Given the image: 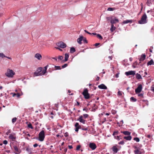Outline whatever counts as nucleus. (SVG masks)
I'll return each mask as SVG.
<instances>
[{"label":"nucleus","mask_w":154,"mask_h":154,"mask_svg":"<svg viewBox=\"0 0 154 154\" xmlns=\"http://www.w3.org/2000/svg\"><path fill=\"white\" fill-rule=\"evenodd\" d=\"M146 19V15L145 14L142 16L141 20L138 21V23L140 24H143L146 23L147 22Z\"/></svg>","instance_id":"1"},{"label":"nucleus","mask_w":154,"mask_h":154,"mask_svg":"<svg viewBox=\"0 0 154 154\" xmlns=\"http://www.w3.org/2000/svg\"><path fill=\"white\" fill-rule=\"evenodd\" d=\"M45 137V132L44 131L42 130L39 134L38 140L40 141H42L44 140Z\"/></svg>","instance_id":"2"},{"label":"nucleus","mask_w":154,"mask_h":154,"mask_svg":"<svg viewBox=\"0 0 154 154\" xmlns=\"http://www.w3.org/2000/svg\"><path fill=\"white\" fill-rule=\"evenodd\" d=\"M42 68V67H38L37 68L36 71L34 73V76H38L39 75H42V74L41 72Z\"/></svg>","instance_id":"3"},{"label":"nucleus","mask_w":154,"mask_h":154,"mask_svg":"<svg viewBox=\"0 0 154 154\" xmlns=\"http://www.w3.org/2000/svg\"><path fill=\"white\" fill-rule=\"evenodd\" d=\"M14 74L15 73L12 70L10 69H8L7 72L5 73V75L9 77H12Z\"/></svg>","instance_id":"4"},{"label":"nucleus","mask_w":154,"mask_h":154,"mask_svg":"<svg viewBox=\"0 0 154 154\" xmlns=\"http://www.w3.org/2000/svg\"><path fill=\"white\" fill-rule=\"evenodd\" d=\"M82 94L84 96V98L85 99H88L90 98V97L89 94L88 93V89L86 88L82 92Z\"/></svg>","instance_id":"5"},{"label":"nucleus","mask_w":154,"mask_h":154,"mask_svg":"<svg viewBox=\"0 0 154 154\" xmlns=\"http://www.w3.org/2000/svg\"><path fill=\"white\" fill-rule=\"evenodd\" d=\"M57 46L62 48H64L66 47V45L62 42H60L57 44Z\"/></svg>","instance_id":"6"},{"label":"nucleus","mask_w":154,"mask_h":154,"mask_svg":"<svg viewBox=\"0 0 154 154\" xmlns=\"http://www.w3.org/2000/svg\"><path fill=\"white\" fill-rule=\"evenodd\" d=\"M142 86L141 84L138 85L137 88L135 90V92L136 94L140 93L142 91Z\"/></svg>","instance_id":"7"},{"label":"nucleus","mask_w":154,"mask_h":154,"mask_svg":"<svg viewBox=\"0 0 154 154\" xmlns=\"http://www.w3.org/2000/svg\"><path fill=\"white\" fill-rule=\"evenodd\" d=\"M89 147L92 149L94 150L97 147V146L95 144L93 143H90L89 144Z\"/></svg>","instance_id":"8"},{"label":"nucleus","mask_w":154,"mask_h":154,"mask_svg":"<svg viewBox=\"0 0 154 154\" xmlns=\"http://www.w3.org/2000/svg\"><path fill=\"white\" fill-rule=\"evenodd\" d=\"M125 74L127 76L134 75L135 74V71H130L125 72Z\"/></svg>","instance_id":"9"},{"label":"nucleus","mask_w":154,"mask_h":154,"mask_svg":"<svg viewBox=\"0 0 154 154\" xmlns=\"http://www.w3.org/2000/svg\"><path fill=\"white\" fill-rule=\"evenodd\" d=\"M119 21V20L116 18L114 19H112L110 21V23L111 24H113L116 23H118Z\"/></svg>","instance_id":"10"},{"label":"nucleus","mask_w":154,"mask_h":154,"mask_svg":"<svg viewBox=\"0 0 154 154\" xmlns=\"http://www.w3.org/2000/svg\"><path fill=\"white\" fill-rule=\"evenodd\" d=\"M77 120L79 121L80 122L82 123L83 124H85V121L83 119V116H79Z\"/></svg>","instance_id":"11"},{"label":"nucleus","mask_w":154,"mask_h":154,"mask_svg":"<svg viewBox=\"0 0 154 154\" xmlns=\"http://www.w3.org/2000/svg\"><path fill=\"white\" fill-rule=\"evenodd\" d=\"M84 38V37L83 36H80L77 39V42L80 45L81 44L82 41L83 40Z\"/></svg>","instance_id":"12"},{"label":"nucleus","mask_w":154,"mask_h":154,"mask_svg":"<svg viewBox=\"0 0 154 154\" xmlns=\"http://www.w3.org/2000/svg\"><path fill=\"white\" fill-rule=\"evenodd\" d=\"M98 87L100 89H106L107 88V87L103 84H102L98 85Z\"/></svg>","instance_id":"13"},{"label":"nucleus","mask_w":154,"mask_h":154,"mask_svg":"<svg viewBox=\"0 0 154 154\" xmlns=\"http://www.w3.org/2000/svg\"><path fill=\"white\" fill-rule=\"evenodd\" d=\"M146 55L144 54H142L141 55L140 58L139 59V60L141 61H143L145 59Z\"/></svg>","instance_id":"14"},{"label":"nucleus","mask_w":154,"mask_h":154,"mask_svg":"<svg viewBox=\"0 0 154 154\" xmlns=\"http://www.w3.org/2000/svg\"><path fill=\"white\" fill-rule=\"evenodd\" d=\"M112 149L114 153H117L119 151L118 148L115 146H113L112 148Z\"/></svg>","instance_id":"15"},{"label":"nucleus","mask_w":154,"mask_h":154,"mask_svg":"<svg viewBox=\"0 0 154 154\" xmlns=\"http://www.w3.org/2000/svg\"><path fill=\"white\" fill-rule=\"evenodd\" d=\"M9 137L13 141H14L16 139V137L14 136V135L12 134L9 135Z\"/></svg>","instance_id":"16"},{"label":"nucleus","mask_w":154,"mask_h":154,"mask_svg":"<svg viewBox=\"0 0 154 154\" xmlns=\"http://www.w3.org/2000/svg\"><path fill=\"white\" fill-rule=\"evenodd\" d=\"M35 57L39 60H41L42 57L41 55L38 53L36 54L35 55Z\"/></svg>","instance_id":"17"},{"label":"nucleus","mask_w":154,"mask_h":154,"mask_svg":"<svg viewBox=\"0 0 154 154\" xmlns=\"http://www.w3.org/2000/svg\"><path fill=\"white\" fill-rule=\"evenodd\" d=\"M124 138L127 140H131L132 137L130 135H128V136H125L124 137Z\"/></svg>","instance_id":"18"},{"label":"nucleus","mask_w":154,"mask_h":154,"mask_svg":"<svg viewBox=\"0 0 154 154\" xmlns=\"http://www.w3.org/2000/svg\"><path fill=\"white\" fill-rule=\"evenodd\" d=\"M121 132L122 133H123L124 134L126 135H129L131 134V132L128 131H121Z\"/></svg>","instance_id":"19"},{"label":"nucleus","mask_w":154,"mask_h":154,"mask_svg":"<svg viewBox=\"0 0 154 154\" xmlns=\"http://www.w3.org/2000/svg\"><path fill=\"white\" fill-rule=\"evenodd\" d=\"M48 66V65H47L44 67V69L42 72V75H44L46 72V70Z\"/></svg>","instance_id":"20"},{"label":"nucleus","mask_w":154,"mask_h":154,"mask_svg":"<svg viewBox=\"0 0 154 154\" xmlns=\"http://www.w3.org/2000/svg\"><path fill=\"white\" fill-rule=\"evenodd\" d=\"M136 77L137 79H142L141 75L140 74L137 73L136 74Z\"/></svg>","instance_id":"21"},{"label":"nucleus","mask_w":154,"mask_h":154,"mask_svg":"<svg viewBox=\"0 0 154 154\" xmlns=\"http://www.w3.org/2000/svg\"><path fill=\"white\" fill-rule=\"evenodd\" d=\"M69 57V55L68 53H66L65 54V57L64 60V62L67 61Z\"/></svg>","instance_id":"22"},{"label":"nucleus","mask_w":154,"mask_h":154,"mask_svg":"<svg viewBox=\"0 0 154 154\" xmlns=\"http://www.w3.org/2000/svg\"><path fill=\"white\" fill-rule=\"evenodd\" d=\"M132 22V20H125L123 22V23L124 24L128 23H131Z\"/></svg>","instance_id":"23"},{"label":"nucleus","mask_w":154,"mask_h":154,"mask_svg":"<svg viewBox=\"0 0 154 154\" xmlns=\"http://www.w3.org/2000/svg\"><path fill=\"white\" fill-rule=\"evenodd\" d=\"M154 65V63L152 59L151 60L147 63V65L148 66L151 65Z\"/></svg>","instance_id":"24"},{"label":"nucleus","mask_w":154,"mask_h":154,"mask_svg":"<svg viewBox=\"0 0 154 154\" xmlns=\"http://www.w3.org/2000/svg\"><path fill=\"white\" fill-rule=\"evenodd\" d=\"M147 5L149 6H150L152 4V1L151 0H147L146 3Z\"/></svg>","instance_id":"25"},{"label":"nucleus","mask_w":154,"mask_h":154,"mask_svg":"<svg viewBox=\"0 0 154 154\" xmlns=\"http://www.w3.org/2000/svg\"><path fill=\"white\" fill-rule=\"evenodd\" d=\"M11 94H12L13 97H15L16 96L17 97H19L20 96V94L19 93H12Z\"/></svg>","instance_id":"26"},{"label":"nucleus","mask_w":154,"mask_h":154,"mask_svg":"<svg viewBox=\"0 0 154 154\" xmlns=\"http://www.w3.org/2000/svg\"><path fill=\"white\" fill-rule=\"evenodd\" d=\"M135 154H141V152L138 149L135 150L134 151Z\"/></svg>","instance_id":"27"},{"label":"nucleus","mask_w":154,"mask_h":154,"mask_svg":"<svg viewBox=\"0 0 154 154\" xmlns=\"http://www.w3.org/2000/svg\"><path fill=\"white\" fill-rule=\"evenodd\" d=\"M75 51V48L74 47H72L70 49V52L72 53L74 52Z\"/></svg>","instance_id":"28"},{"label":"nucleus","mask_w":154,"mask_h":154,"mask_svg":"<svg viewBox=\"0 0 154 154\" xmlns=\"http://www.w3.org/2000/svg\"><path fill=\"white\" fill-rule=\"evenodd\" d=\"M116 28L114 26L113 24L111 25V28L110 29V30L112 32H113L114 30H115Z\"/></svg>","instance_id":"29"},{"label":"nucleus","mask_w":154,"mask_h":154,"mask_svg":"<svg viewBox=\"0 0 154 154\" xmlns=\"http://www.w3.org/2000/svg\"><path fill=\"white\" fill-rule=\"evenodd\" d=\"M130 100L131 101H132L134 102H136L137 101L136 99L134 98V97H131L130 98Z\"/></svg>","instance_id":"30"},{"label":"nucleus","mask_w":154,"mask_h":154,"mask_svg":"<svg viewBox=\"0 0 154 154\" xmlns=\"http://www.w3.org/2000/svg\"><path fill=\"white\" fill-rule=\"evenodd\" d=\"M14 150L17 152H19V149L16 146H14Z\"/></svg>","instance_id":"31"},{"label":"nucleus","mask_w":154,"mask_h":154,"mask_svg":"<svg viewBox=\"0 0 154 154\" xmlns=\"http://www.w3.org/2000/svg\"><path fill=\"white\" fill-rule=\"evenodd\" d=\"M97 37L100 40H101L103 39L102 37L99 34H97Z\"/></svg>","instance_id":"32"},{"label":"nucleus","mask_w":154,"mask_h":154,"mask_svg":"<svg viewBox=\"0 0 154 154\" xmlns=\"http://www.w3.org/2000/svg\"><path fill=\"white\" fill-rule=\"evenodd\" d=\"M54 67L55 70H60L61 69V68L60 66H55Z\"/></svg>","instance_id":"33"},{"label":"nucleus","mask_w":154,"mask_h":154,"mask_svg":"<svg viewBox=\"0 0 154 154\" xmlns=\"http://www.w3.org/2000/svg\"><path fill=\"white\" fill-rule=\"evenodd\" d=\"M115 9H116L115 8L109 7V8H107V10L108 11H113L114 10H115Z\"/></svg>","instance_id":"34"},{"label":"nucleus","mask_w":154,"mask_h":154,"mask_svg":"<svg viewBox=\"0 0 154 154\" xmlns=\"http://www.w3.org/2000/svg\"><path fill=\"white\" fill-rule=\"evenodd\" d=\"M28 127L29 128H30L32 129H33V127H32V124L29 123L28 125Z\"/></svg>","instance_id":"35"},{"label":"nucleus","mask_w":154,"mask_h":154,"mask_svg":"<svg viewBox=\"0 0 154 154\" xmlns=\"http://www.w3.org/2000/svg\"><path fill=\"white\" fill-rule=\"evenodd\" d=\"M5 57H6L3 53H0V57H2V58H3Z\"/></svg>","instance_id":"36"},{"label":"nucleus","mask_w":154,"mask_h":154,"mask_svg":"<svg viewBox=\"0 0 154 154\" xmlns=\"http://www.w3.org/2000/svg\"><path fill=\"white\" fill-rule=\"evenodd\" d=\"M134 140L136 141L137 142H139L140 141V139L138 137H134Z\"/></svg>","instance_id":"37"},{"label":"nucleus","mask_w":154,"mask_h":154,"mask_svg":"<svg viewBox=\"0 0 154 154\" xmlns=\"http://www.w3.org/2000/svg\"><path fill=\"white\" fill-rule=\"evenodd\" d=\"M17 120V118H16L14 117V118H13V119H12V122L13 123H14L16 122Z\"/></svg>","instance_id":"38"},{"label":"nucleus","mask_w":154,"mask_h":154,"mask_svg":"<svg viewBox=\"0 0 154 154\" xmlns=\"http://www.w3.org/2000/svg\"><path fill=\"white\" fill-rule=\"evenodd\" d=\"M63 57L62 56H59L58 57V59L60 60H61L63 59Z\"/></svg>","instance_id":"39"},{"label":"nucleus","mask_w":154,"mask_h":154,"mask_svg":"<svg viewBox=\"0 0 154 154\" xmlns=\"http://www.w3.org/2000/svg\"><path fill=\"white\" fill-rule=\"evenodd\" d=\"M118 133L119 132L118 131H115L113 134V135L114 136L115 135H117L118 134Z\"/></svg>","instance_id":"40"},{"label":"nucleus","mask_w":154,"mask_h":154,"mask_svg":"<svg viewBox=\"0 0 154 154\" xmlns=\"http://www.w3.org/2000/svg\"><path fill=\"white\" fill-rule=\"evenodd\" d=\"M68 66V64L66 63H65L62 66V68H64L67 66Z\"/></svg>","instance_id":"41"},{"label":"nucleus","mask_w":154,"mask_h":154,"mask_svg":"<svg viewBox=\"0 0 154 154\" xmlns=\"http://www.w3.org/2000/svg\"><path fill=\"white\" fill-rule=\"evenodd\" d=\"M115 137L116 139H117L118 140H120V139H121L122 138H120V137L119 136H117V137Z\"/></svg>","instance_id":"42"},{"label":"nucleus","mask_w":154,"mask_h":154,"mask_svg":"<svg viewBox=\"0 0 154 154\" xmlns=\"http://www.w3.org/2000/svg\"><path fill=\"white\" fill-rule=\"evenodd\" d=\"M124 143V142L123 140L120 141L119 143V144L121 145H123Z\"/></svg>","instance_id":"43"},{"label":"nucleus","mask_w":154,"mask_h":154,"mask_svg":"<svg viewBox=\"0 0 154 154\" xmlns=\"http://www.w3.org/2000/svg\"><path fill=\"white\" fill-rule=\"evenodd\" d=\"M138 96L139 97H141V98L143 97V94H142V93L138 94Z\"/></svg>","instance_id":"44"},{"label":"nucleus","mask_w":154,"mask_h":154,"mask_svg":"<svg viewBox=\"0 0 154 154\" xmlns=\"http://www.w3.org/2000/svg\"><path fill=\"white\" fill-rule=\"evenodd\" d=\"M81 147V146L80 145H78L76 148V149L77 150H78Z\"/></svg>","instance_id":"45"},{"label":"nucleus","mask_w":154,"mask_h":154,"mask_svg":"<svg viewBox=\"0 0 154 154\" xmlns=\"http://www.w3.org/2000/svg\"><path fill=\"white\" fill-rule=\"evenodd\" d=\"M118 94L119 96H121L122 95V92L120 91H119L118 92Z\"/></svg>","instance_id":"46"},{"label":"nucleus","mask_w":154,"mask_h":154,"mask_svg":"<svg viewBox=\"0 0 154 154\" xmlns=\"http://www.w3.org/2000/svg\"><path fill=\"white\" fill-rule=\"evenodd\" d=\"M83 116L84 118L85 119L88 117V115L87 114H83Z\"/></svg>","instance_id":"47"},{"label":"nucleus","mask_w":154,"mask_h":154,"mask_svg":"<svg viewBox=\"0 0 154 154\" xmlns=\"http://www.w3.org/2000/svg\"><path fill=\"white\" fill-rule=\"evenodd\" d=\"M3 143L5 144L6 145L8 143V141L6 140H4L3 141Z\"/></svg>","instance_id":"48"},{"label":"nucleus","mask_w":154,"mask_h":154,"mask_svg":"<svg viewBox=\"0 0 154 154\" xmlns=\"http://www.w3.org/2000/svg\"><path fill=\"white\" fill-rule=\"evenodd\" d=\"M153 49V47H151L149 49V51L150 52H152V49Z\"/></svg>","instance_id":"49"},{"label":"nucleus","mask_w":154,"mask_h":154,"mask_svg":"<svg viewBox=\"0 0 154 154\" xmlns=\"http://www.w3.org/2000/svg\"><path fill=\"white\" fill-rule=\"evenodd\" d=\"M79 125V123L76 122L75 124V127H78Z\"/></svg>","instance_id":"50"},{"label":"nucleus","mask_w":154,"mask_h":154,"mask_svg":"<svg viewBox=\"0 0 154 154\" xmlns=\"http://www.w3.org/2000/svg\"><path fill=\"white\" fill-rule=\"evenodd\" d=\"M83 42L85 43H88L87 41L86 40V39L85 38L84 39H83Z\"/></svg>","instance_id":"51"},{"label":"nucleus","mask_w":154,"mask_h":154,"mask_svg":"<svg viewBox=\"0 0 154 154\" xmlns=\"http://www.w3.org/2000/svg\"><path fill=\"white\" fill-rule=\"evenodd\" d=\"M146 137L150 139L151 138V136L150 135L148 134L146 135Z\"/></svg>","instance_id":"52"},{"label":"nucleus","mask_w":154,"mask_h":154,"mask_svg":"<svg viewBox=\"0 0 154 154\" xmlns=\"http://www.w3.org/2000/svg\"><path fill=\"white\" fill-rule=\"evenodd\" d=\"M84 31H85V32H86V33H87L88 34H90V35H91V33H90V32H88L87 31V30H84Z\"/></svg>","instance_id":"53"},{"label":"nucleus","mask_w":154,"mask_h":154,"mask_svg":"<svg viewBox=\"0 0 154 154\" xmlns=\"http://www.w3.org/2000/svg\"><path fill=\"white\" fill-rule=\"evenodd\" d=\"M79 129V127H76V128H75V131L78 132V131Z\"/></svg>","instance_id":"54"},{"label":"nucleus","mask_w":154,"mask_h":154,"mask_svg":"<svg viewBox=\"0 0 154 154\" xmlns=\"http://www.w3.org/2000/svg\"><path fill=\"white\" fill-rule=\"evenodd\" d=\"M38 145L37 143H35L33 145V146L34 147H36L38 146Z\"/></svg>","instance_id":"55"},{"label":"nucleus","mask_w":154,"mask_h":154,"mask_svg":"<svg viewBox=\"0 0 154 154\" xmlns=\"http://www.w3.org/2000/svg\"><path fill=\"white\" fill-rule=\"evenodd\" d=\"M68 147L69 149H72L73 148L72 145H69Z\"/></svg>","instance_id":"56"},{"label":"nucleus","mask_w":154,"mask_h":154,"mask_svg":"<svg viewBox=\"0 0 154 154\" xmlns=\"http://www.w3.org/2000/svg\"><path fill=\"white\" fill-rule=\"evenodd\" d=\"M10 133V130H9L8 131L6 132V135H8Z\"/></svg>","instance_id":"57"},{"label":"nucleus","mask_w":154,"mask_h":154,"mask_svg":"<svg viewBox=\"0 0 154 154\" xmlns=\"http://www.w3.org/2000/svg\"><path fill=\"white\" fill-rule=\"evenodd\" d=\"M151 91H152L154 92V87H151Z\"/></svg>","instance_id":"58"},{"label":"nucleus","mask_w":154,"mask_h":154,"mask_svg":"<svg viewBox=\"0 0 154 154\" xmlns=\"http://www.w3.org/2000/svg\"><path fill=\"white\" fill-rule=\"evenodd\" d=\"M64 136L66 137H68L69 136L68 134L67 133H66L64 135Z\"/></svg>","instance_id":"59"},{"label":"nucleus","mask_w":154,"mask_h":154,"mask_svg":"<svg viewBox=\"0 0 154 154\" xmlns=\"http://www.w3.org/2000/svg\"><path fill=\"white\" fill-rule=\"evenodd\" d=\"M119 73H117L116 75H115V76L116 78H117L119 77Z\"/></svg>","instance_id":"60"},{"label":"nucleus","mask_w":154,"mask_h":154,"mask_svg":"<svg viewBox=\"0 0 154 154\" xmlns=\"http://www.w3.org/2000/svg\"><path fill=\"white\" fill-rule=\"evenodd\" d=\"M100 44V43H96V44L94 45H95V46H98V45H99Z\"/></svg>","instance_id":"61"},{"label":"nucleus","mask_w":154,"mask_h":154,"mask_svg":"<svg viewBox=\"0 0 154 154\" xmlns=\"http://www.w3.org/2000/svg\"><path fill=\"white\" fill-rule=\"evenodd\" d=\"M106 19L107 20H109L110 19H111V18H110L109 17H106Z\"/></svg>","instance_id":"62"},{"label":"nucleus","mask_w":154,"mask_h":154,"mask_svg":"<svg viewBox=\"0 0 154 154\" xmlns=\"http://www.w3.org/2000/svg\"><path fill=\"white\" fill-rule=\"evenodd\" d=\"M83 110L85 111L86 112H87V111H88V109H86L85 108L83 109Z\"/></svg>","instance_id":"63"},{"label":"nucleus","mask_w":154,"mask_h":154,"mask_svg":"<svg viewBox=\"0 0 154 154\" xmlns=\"http://www.w3.org/2000/svg\"><path fill=\"white\" fill-rule=\"evenodd\" d=\"M52 58L54 59L56 61L57 60V57H53Z\"/></svg>","instance_id":"64"}]
</instances>
